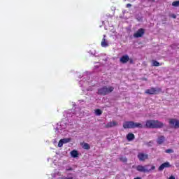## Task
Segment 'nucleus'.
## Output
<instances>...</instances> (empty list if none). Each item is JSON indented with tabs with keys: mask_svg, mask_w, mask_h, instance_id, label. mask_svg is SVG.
<instances>
[{
	"mask_svg": "<svg viewBox=\"0 0 179 179\" xmlns=\"http://www.w3.org/2000/svg\"><path fill=\"white\" fill-rule=\"evenodd\" d=\"M145 128L155 129H160L164 127V124L159 120H148L145 122Z\"/></svg>",
	"mask_w": 179,
	"mask_h": 179,
	"instance_id": "1",
	"label": "nucleus"
},
{
	"mask_svg": "<svg viewBox=\"0 0 179 179\" xmlns=\"http://www.w3.org/2000/svg\"><path fill=\"white\" fill-rule=\"evenodd\" d=\"M113 92H114V87L103 86L98 89L97 94H99V96H107V94H110V93H113Z\"/></svg>",
	"mask_w": 179,
	"mask_h": 179,
	"instance_id": "2",
	"label": "nucleus"
},
{
	"mask_svg": "<svg viewBox=\"0 0 179 179\" xmlns=\"http://www.w3.org/2000/svg\"><path fill=\"white\" fill-rule=\"evenodd\" d=\"M149 166L150 165H145V166L138 165L136 167V169L139 173H150L152 170H155L156 169L155 166H152L151 169H148V168L149 167Z\"/></svg>",
	"mask_w": 179,
	"mask_h": 179,
	"instance_id": "3",
	"label": "nucleus"
},
{
	"mask_svg": "<svg viewBox=\"0 0 179 179\" xmlns=\"http://www.w3.org/2000/svg\"><path fill=\"white\" fill-rule=\"evenodd\" d=\"M145 93L146 94H159V93H162V88L151 87L146 90Z\"/></svg>",
	"mask_w": 179,
	"mask_h": 179,
	"instance_id": "4",
	"label": "nucleus"
},
{
	"mask_svg": "<svg viewBox=\"0 0 179 179\" xmlns=\"http://www.w3.org/2000/svg\"><path fill=\"white\" fill-rule=\"evenodd\" d=\"M143 34H145V29L140 28L136 33L134 34V37L135 38H139L141 37H143Z\"/></svg>",
	"mask_w": 179,
	"mask_h": 179,
	"instance_id": "5",
	"label": "nucleus"
},
{
	"mask_svg": "<svg viewBox=\"0 0 179 179\" xmlns=\"http://www.w3.org/2000/svg\"><path fill=\"white\" fill-rule=\"evenodd\" d=\"M124 129H134V121H126L123 123Z\"/></svg>",
	"mask_w": 179,
	"mask_h": 179,
	"instance_id": "6",
	"label": "nucleus"
},
{
	"mask_svg": "<svg viewBox=\"0 0 179 179\" xmlns=\"http://www.w3.org/2000/svg\"><path fill=\"white\" fill-rule=\"evenodd\" d=\"M138 158L140 162H145V160H148L149 159V155L148 154L144 153H138Z\"/></svg>",
	"mask_w": 179,
	"mask_h": 179,
	"instance_id": "7",
	"label": "nucleus"
},
{
	"mask_svg": "<svg viewBox=\"0 0 179 179\" xmlns=\"http://www.w3.org/2000/svg\"><path fill=\"white\" fill-rule=\"evenodd\" d=\"M169 124L175 129L179 128V120H177L176 119H170Z\"/></svg>",
	"mask_w": 179,
	"mask_h": 179,
	"instance_id": "8",
	"label": "nucleus"
},
{
	"mask_svg": "<svg viewBox=\"0 0 179 179\" xmlns=\"http://www.w3.org/2000/svg\"><path fill=\"white\" fill-rule=\"evenodd\" d=\"M170 167H171V165L170 164V162H164L162 164H161L159 166V167L158 168V170L159 171H163V170H164V169H169Z\"/></svg>",
	"mask_w": 179,
	"mask_h": 179,
	"instance_id": "9",
	"label": "nucleus"
},
{
	"mask_svg": "<svg viewBox=\"0 0 179 179\" xmlns=\"http://www.w3.org/2000/svg\"><path fill=\"white\" fill-rule=\"evenodd\" d=\"M129 61V56L128 55H123L120 57V62L122 64H127Z\"/></svg>",
	"mask_w": 179,
	"mask_h": 179,
	"instance_id": "10",
	"label": "nucleus"
},
{
	"mask_svg": "<svg viewBox=\"0 0 179 179\" xmlns=\"http://www.w3.org/2000/svg\"><path fill=\"white\" fill-rule=\"evenodd\" d=\"M101 47H103L104 48L108 47V42L107 41V39H106V35H103V38L101 43Z\"/></svg>",
	"mask_w": 179,
	"mask_h": 179,
	"instance_id": "11",
	"label": "nucleus"
},
{
	"mask_svg": "<svg viewBox=\"0 0 179 179\" xmlns=\"http://www.w3.org/2000/svg\"><path fill=\"white\" fill-rule=\"evenodd\" d=\"M164 141H166V137H164V136H160L157 139V143L158 145H163V143H164Z\"/></svg>",
	"mask_w": 179,
	"mask_h": 179,
	"instance_id": "12",
	"label": "nucleus"
},
{
	"mask_svg": "<svg viewBox=\"0 0 179 179\" xmlns=\"http://www.w3.org/2000/svg\"><path fill=\"white\" fill-rule=\"evenodd\" d=\"M117 125H118V123L115 121H112L110 122H108L106 124V128H113V127H117Z\"/></svg>",
	"mask_w": 179,
	"mask_h": 179,
	"instance_id": "13",
	"label": "nucleus"
},
{
	"mask_svg": "<svg viewBox=\"0 0 179 179\" xmlns=\"http://www.w3.org/2000/svg\"><path fill=\"white\" fill-rule=\"evenodd\" d=\"M127 139L129 142H131V141H134V139H135V134L132 133H129L127 135Z\"/></svg>",
	"mask_w": 179,
	"mask_h": 179,
	"instance_id": "14",
	"label": "nucleus"
},
{
	"mask_svg": "<svg viewBox=\"0 0 179 179\" xmlns=\"http://www.w3.org/2000/svg\"><path fill=\"white\" fill-rule=\"evenodd\" d=\"M135 128H143V124H142L141 123L133 122V129H134Z\"/></svg>",
	"mask_w": 179,
	"mask_h": 179,
	"instance_id": "15",
	"label": "nucleus"
},
{
	"mask_svg": "<svg viewBox=\"0 0 179 179\" xmlns=\"http://www.w3.org/2000/svg\"><path fill=\"white\" fill-rule=\"evenodd\" d=\"M71 155L72 157L76 158L79 156V153L76 150H73L71 152Z\"/></svg>",
	"mask_w": 179,
	"mask_h": 179,
	"instance_id": "16",
	"label": "nucleus"
},
{
	"mask_svg": "<svg viewBox=\"0 0 179 179\" xmlns=\"http://www.w3.org/2000/svg\"><path fill=\"white\" fill-rule=\"evenodd\" d=\"M83 148L85 149L86 150H89V149H90V145H89L87 143H84L83 145Z\"/></svg>",
	"mask_w": 179,
	"mask_h": 179,
	"instance_id": "17",
	"label": "nucleus"
},
{
	"mask_svg": "<svg viewBox=\"0 0 179 179\" xmlns=\"http://www.w3.org/2000/svg\"><path fill=\"white\" fill-rule=\"evenodd\" d=\"M94 113H95V115H101L102 114H103V110H101V109H96L95 110H94Z\"/></svg>",
	"mask_w": 179,
	"mask_h": 179,
	"instance_id": "18",
	"label": "nucleus"
},
{
	"mask_svg": "<svg viewBox=\"0 0 179 179\" xmlns=\"http://www.w3.org/2000/svg\"><path fill=\"white\" fill-rule=\"evenodd\" d=\"M160 65H162V64H160L159 62L152 60V66H160Z\"/></svg>",
	"mask_w": 179,
	"mask_h": 179,
	"instance_id": "19",
	"label": "nucleus"
},
{
	"mask_svg": "<svg viewBox=\"0 0 179 179\" xmlns=\"http://www.w3.org/2000/svg\"><path fill=\"white\" fill-rule=\"evenodd\" d=\"M120 162H122V163H127V162H128V159H127V157H120L119 158Z\"/></svg>",
	"mask_w": 179,
	"mask_h": 179,
	"instance_id": "20",
	"label": "nucleus"
},
{
	"mask_svg": "<svg viewBox=\"0 0 179 179\" xmlns=\"http://www.w3.org/2000/svg\"><path fill=\"white\" fill-rule=\"evenodd\" d=\"M62 141H63V143H69V142H71V138H63Z\"/></svg>",
	"mask_w": 179,
	"mask_h": 179,
	"instance_id": "21",
	"label": "nucleus"
},
{
	"mask_svg": "<svg viewBox=\"0 0 179 179\" xmlns=\"http://www.w3.org/2000/svg\"><path fill=\"white\" fill-rule=\"evenodd\" d=\"M172 6L178 7L179 6V1H175L172 3Z\"/></svg>",
	"mask_w": 179,
	"mask_h": 179,
	"instance_id": "22",
	"label": "nucleus"
},
{
	"mask_svg": "<svg viewBox=\"0 0 179 179\" xmlns=\"http://www.w3.org/2000/svg\"><path fill=\"white\" fill-rule=\"evenodd\" d=\"M62 146H64V141L61 139L58 143V148H62Z\"/></svg>",
	"mask_w": 179,
	"mask_h": 179,
	"instance_id": "23",
	"label": "nucleus"
},
{
	"mask_svg": "<svg viewBox=\"0 0 179 179\" xmlns=\"http://www.w3.org/2000/svg\"><path fill=\"white\" fill-rule=\"evenodd\" d=\"M165 153H174V150L172 149H167L165 150Z\"/></svg>",
	"mask_w": 179,
	"mask_h": 179,
	"instance_id": "24",
	"label": "nucleus"
},
{
	"mask_svg": "<svg viewBox=\"0 0 179 179\" xmlns=\"http://www.w3.org/2000/svg\"><path fill=\"white\" fill-rule=\"evenodd\" d=\"M129 64H134V59L132 58L129 57Z\"/></svg>",
	"mask_w": 179,
	"mask_h": 179,
	"instance_id": "25",
	"label": "nucleus"
},
{
	"mask_svg": "<svg viewBox=\"0 0 179 179\" xmlns=\"http://www.w3.org/2000/svg\"><path fill=\"white\" fill-rule=\"evenodd\" d=\"M152 143H153V142L150 141V142L147 143L146 145H148V146H150V145H152Z\"/></svg>",
	"mask_w": 179,
	"mask_h": 179,
	"instance_id": "26",
	"label": "nucleus"
},
{
	"mask_svg": "<svg viewBox=\"0 0 179 179\" xmlns=\"http://www.w3.org/2000/svg\"><path fill=\"white\" fill-rule=\"evenodd\" d=\"M126 6H127V8H131V6H132V5L131 3H127Z\"/></svg>",
	"mask_w": 179,
	"mask_h": 179,
	"instance_id": "27",
	"label": "nucleus"
},
{
	"mask_svg": "<svg viewBox=\"0 0 179 179\" xmlns=\"http://www.w3.org/2000/svg\"><path fill=\"white\" fill-rule=\"evenodd\" d=\"M169 179H176V178L173 176H171Z\"/></svg>",
	"mask_w": 179,
	"mask_h": 179,
	"instance_id": "28",
	"label": "nucleus"
},
{
	"mask_svg": "<svg viewBox=\"0 0 179 179\" xmlns=\"http://www.w3.org/2000/svg\"><path fill=\"white\" fill-rule=\"evenodd\" d=\"M172 17H173V19H176L177 17V16L176 15H173Z\"/></svg>",
	"mask_w": 179,
	"mask_h": 179,
	"instance_id": "29",
	"label": "nucleus"
},
{
	"mask_svg": "<svg viewBox=\"0 0 179 179\" xmlns=\"http://www.w3.org/2000/svg\"><path fill=\"white\" fill-rule=\"evenodd\" d=\"M134 179H141V178L139 177H137V178H135Z\"/></svg>",
	"mask_w": 179,
	"mask_h": 179,
	"instance_id": "30",
	"label": "nucleus"
},
{
	"mask_svg": "<svg viewBox=\"0 0 179 179\" xmlns=\"http://www.w3.org/2000/svg\"><path fill=\"white\" fill-rule=\"evenodd\" d=\"M155 0H152V2H155Z\"/></svg>",
	"mask_w": 179,
	"mask_h": 179,
	"instance_id": "31",
	"label": "nucleus"
},
{
	"mask_svg": "<svg viewBox=\"0 0 179 179\" xmlns=\"http://www.w3.org/2000/svg\"><path fill=\"white\" fill-rule=\"evenodd\" d=\"M69 170H72V168H70Z\"/></svg>",
	"mask_w": 179,
	"mask_h": 179,
	"instance_id": "32",
	"label": "nucleus"
}]
</instances>
